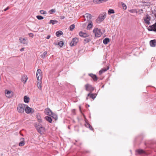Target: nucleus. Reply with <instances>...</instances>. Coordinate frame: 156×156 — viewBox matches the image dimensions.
I'll list each match as a JSON object with an SVG mask.
<instances>
[{"instance_id":"1","label":"nucleus","mask_w":156,"mask_h":156,"mask_svg":"<svg viewBox=\"0 0 156 156\" xmlns=\"http://www.w3.org/2000/svg\"><path fill=\"white\" fill-rule=\"evenodd\" d=\"M106 17V13L104 12L100 14L98 18L96 20L97 22H101Z\"/></svg>"},{"instance_id":"2","label":"nucleus","mask_w":156,"mask_h":156,"mask_svg":"<svg viewBox=\"0 0 156 156\" xmlns=\"http://www.w3.org/2000/svg\"><path fill=\"white\" fill-rule=\"evenodd\" d=\"M93 32L95 34V37H99L101 36L102 34L101 30L98 28H94L93 30Z\"/></svg>"},{"instance_id":"3","label":"nucleus","mask_w":156,"mask_h":156,"mask_svg":"<svg viewBox=\"0 0 156 156\" xmlns=\"http://www.w3.org/2000/svg\"><path fill=\"white\" fill-rule=\"evenodd\" d=\"M26 105L24 104H19L17 107V110L19 113H23L25 110V107L24 105Z\"/></svg>"},{"instance_id":"4","label":"nucleus","mask_w":156,"mask_h":156,"mask_svg":"<svg viewBox=\"0 0 156 156\" xmlns=\"http://www.w3.org/2000/svg\"><path fill=\"white\" fill-rule=\"evenodd\" d=\"M85 90L86 91L90 92V93H92L94 89V88L92 86L89 84H87L85 85Z\"/></svg>"},{"instance_id":"5","label":"nucleus","mask_w":156,"mask_h":156,"mask_svg":"<svg viewBox=\"0 0 156 156\" xmlns=\"http://www.w3.org/2000/svg\"><path fill=\"white\" fill-rule=\"evenodd\" d=\"M25 107V112L27 114L32 113L34 112V110L33 109L30 108L27 105H24Z\"/></svg>"},{"instance_id":"6","label":"nucleus","mask_w":156,"mask_h":156,"mask_svg":"<svg viewBox=\"0 0 156 156\" xmlns=\"http://www.w3.org/2000/svg\"><path fill=\"white\" fill-rule=\"evenodd\" d=\"M42 76V72L40 69H38L36 73V77L38 81L41 80Z\"/></svg>"},{"instance_id":"7","label":"nucleus","mask_w":156,"mask_h":156,"mask_svg":"<svg viewBox=\"0 0 156 156\" xmlns=\"http://www.w3.org/2000/svg\"><path fill=\"white\" fill-rule=\"evenodd\" d=\"M151 17L149 16L148 14H147L146 15L145 17H144V20L145 23L147 25H149L150 24V21L151 19Z\"/></svg>"},{"instance_id":"8","label":"nucleus","mask_w":156,"mask_h":156,"mask_svg":"<svg viewBox=\"0 0 156 156\" xmlns=\"http://www.w3.org/2000/svg\"><path fill=\"white\" fill-rule=\"evenodd\" d=\"M79 40L77 37H75L70 42V45L71 46H73L76 45L78 42Z\"/></svg>"},{"instance_id":"9","label":"nucleus","mask_w":156,"mask_h":156,"mask_svg":"<svg viewBox=\"0 0 156 156\" xmlns=\"http://www.w3.org/2000/svg\"><path fill=\"white\" fill-rule=\"evenodd\" d=\"M149 31H154L156 32V22L151 26H149L147 28Z\"/></svg>"},{"instance_id":"10","label":"nucleus","mask_w":156,"mask_h":156,"mask_svg":"<svg viewBox=\"0 0 156 156\" xmlns=\"http://www.w3.org/2000/svg\"><path fill=\"white\" fill-rule=\"evenodd\" d=\"M5 94L6 97L7 98H11L13 96V93L11 91L6 90H5Z\"/></svg>"},{"instance_id":"11","label":"nucleus","mask_w":156,"mask_h":156,"mask_svg":"<svg viewBox=\"0 0 156 156\" xmlns=\"http://www.w3.org/2000/svg\"><path fill=\"white\" fill-rule=\"evenodd\" d=\"M88 75L93 79L94 81H97L98 79V77L95 74L90 73H89Z\"/></svg>"},{"instance_id":"12","label":"nucleus","mask_w":156,"mask_h":156,"mask_svg":"<svg viewBox=\"0 0 156 156\" xmlns=\"http://www.w3.org/2000/svg\"><path fill=\"white\" fill-rule=\"evenodd\" d=\"M97 95V94L96 93L93 94L92 93H89L87 94V96L90 97V98H92L93 100H94L96 97Z\"/></svg>"},{"instance_id":"13","label":"nucleus","mask_w":156,"mask_h":156,"mask_svg":"<svg viewBox=\"0 0 156 156\" xmlns=\"http://www.w3.org/2000/svg\"><path fill=\"white\" fill-rule=\"evenodd\" d=\"M37 131L41 135L44 133L45 132V129L44 127H41L39 128V129H37Z\"/></svg>"},{"instance_id":"14","label":"nucleus","mask_w":156,"mask_h":156,"mask_svg":"<svg viewBox=\"0 0 156 156\" xmlns=\"http://www.w3.org/2000/svg\"><path fill=\"white\" fill-rule=\"evenodd\" d=\"M80 36L83 37L84 38H85L87 37H88L89 35L86 33H84L82 31H80L79 33Z\"/></svg>"},{"instance_id":"15","label":"nucleus","mask_w":156,"mask_h":156,"mask_svg":"<svg viewBox=\"0 0 156 156\" xmlns=\"http://www.w3.org/2000/svg\"><path fill=\"white\" fill-rule=\"evenodd\" d=\"M150 44L152 47H155L156 45V40H151L150 41Z\"/></svg>"},{"instance_id":"16","label":"nucleus","mask_w":156,"mask_h":156,"mask_svg":"<svg viewBox=\"0 0 156 156\" xmlns=\"http://www.w3.org/2000/svg\"><path fill=\"white\" fill-rule=\"evenodd\" d=\"M27 80V77L26 75H23L22 76L21 80L24 84L25 83Z\"/></svg>"},{"instance_id":"17","label":"nucleus","mask_w":156,"mask_h":156,"mask_svg":"<svg viewBox=\"0 0 156 156\" xmlns=\"http://www.w3.org/2000/svg\"><path fill=\"white\" fill-rule=\"evenodd\" d=\"M20 41V43H23V44H27V43L26 41V40L25 38H20L19 39Z\"/></svg>"},{"instance_id":"18","label":"nucleus","mask_w":156,"mask_h":156,"mask_svg":"<svg viewBox=\"0 0 156 156\" xmlns=\"http://www.w3.org/2000/svg\"><path fill=\"white\" fill-rule=\"evenodd\" d=\"M85 126L87 128H88L90 129L91 130H93L94 129L92 126L87 122H86L85 124Z\"/></svg>"},{"instance_id":"19","label":"nucleus","mask_w":156,"mask_h":156,"mask_svg":"<svg viewBox=\"0 0 156 156\" xmlns=\"http://www.w3.org/2000/svg\"><path fill=\"white\" fill-rule=\"evenodd\" d=\"M85 16L87 18V21H90L91 19V15L89 13H86L85 14Z\"/></svg>"},{"instance_id":"20","label":"nucleus","mask_w":156,"mask_h":156,"mask_svg":"<svg viewBox=\"0 0 156 156\" xmlns=\"http://www.w3.org/2000/svg\"><path fill=\"white\" fill-rule=\"evenodd\" d=\"M44 119L50 123H51L52 122V119L50 116H45L44 117Z\"/></svg>"},{"instance_id":"21","label":"nucleus","mask_w":156,"mask_h":156,"mask_svg":"<svg viewBox=\"0 0 156 156\" xmlns=\"http://www.w3.org/2000/svg\"><path fill=\"white\" fill-rule=\"evenodd\" d=\"M89 22L88 25L87 27V30H90L93 26V23L91 21H88Z\"/></svg>"},{"instance_id":"22","label":"nucleus","mask_w":156,"mask_h":156,"mask_svg":"<svg viewBox=\"0 0 156 156\" xmlns=\"http://www.w3.org/2000/svg\"><path fill=\"white\" fill-rule=\"evenodd\" d=\"M136 152L140 154H146L144 150L142 149H137L136 150Z\"/></svg>"},{"instance_id":"23","label":"nucleus","mask_w":156,"mask_h":156,"mask_svg":"<svg viewBox=\"0 0 156 156\" xmlns=\"http://www.w3.org/2000/svg\"><path fill=\"white\" fill-rule=\"evenodd\" d=\"M20 140L21 141L19 143V145L20 146H23L25 144L24 139V138H22L20 139Z\"/></svg>"},{"instance_id":"24","label":"nucleus","mask_w":156,"mask_h":156,"mask_svg":"<svg viewBox=\"0 0 156 156\" xmlns=\"http://www.w3.org/2000/svg\"><path fill=\"white\" fill-rule=\"evenodd\" d=\"M37 86L38 88L40 90H41L42 86H41V81L40 80H39L37 82Z\"/></svg>"},{"instance_id":"25","label":"nucleus","mask_w":156,"mask_h":156,"mask_svg":"<svg viewBox=\"0 0 156 156\" xmlns=\"http://www.w3.org/2000/svg\"><path fill=\"white\" fill-rule=\"evenodd\" d=\"M110 41V39L106 37L103 40V43L105 44H107Z\"/></svg>"},{"instance_id":"26","label":"nucleus","mask_w":156,"mask_h":156,"mask_svg":"<svg viewBox=\"0 0 156 156\" xmlns=\"http://www.w3.org/2000/svg\"><path fill=\"white\" fill-rule=\"evenodd\" d=\"M30 100V98L27 97V96H25L24 97V101L26 103H29Z\"/></svg>"},{"instance_id":"27","label":"nucleus","mask_w":156,"mask_h":156,"mask_svg":"<svg viewBox=\"0 0 156 156\" xmlns=\"http://www.w3.org/2000/svg\"><path fill=\"white\" fill-rule=\"evenodd\" d=\"M63 34V32L61 30H59L56 32V35L57 37H59L60 35Z\"/></svg>"},{"instance_id":"28","label":"nucleus","mask_w":156,"mask_h":156,"mask_svg":"<svg viewBox=\"0 0 156 156\" xmlns=\"http://www.w3.org/2000/svg\"><path fill=\"white\" fill-rule=\"evenodd\" d=\"M36 118L38 120V122H42V120L41 119V117L40 115L38 114L36 115Z\"/></svg>"},{"instance_id":"29","label":"nucleus","mask_w":156,"mask_h":156,"mask_svg":"<svg viewBox=\"0 0 156 156\" xmlns=\"http://www.w3.org/2000/svg\"><path fill=\"white\" fill-rule=\"evenodd\" d=\"M58 22L56 20H51L49 22V24H52L54 25L55 24L57 23Z\"/></svg>"},{"instance_id":"30","label":"nucleus","mask_w":156,"mask_h":156,"mask_svg":"<svg viewBox=\"0 0 156 156\" xmlns=\"http://www.w3.org/2000/svg\"><path fill=\"white\" fill-rule=\"evenodd\" d=\"M115 13L114 10L113 9H109L108 10V14L110 15L111 14H113Z\"/></svg>"},{"instance_id":"31","label":"nucleus","mask_w":156,"mask_h":156,"mask_svg":"<svg viewBox=\"0 0 156 156\" xmlns=\"http://www.w3.org/2000/svg\"><path fill=\"white\" fill-rule=\"evenodd\" d=\"M47 54V51H45L43 52L42 54L40 56L42 58L44 59L45 58Z\"/></svg>"},{"instance_id":"32","label":"nucleus","mask_w":156,"mask_h":156,"mask_svg":"<svg viewBox=\"0 0 156 156\" xmlns=\"http://www.w3.org/2000/svg\"><path fill=\"white\" fill-rule=\"evenodd\" d=\"M35 126L37 130V129H39V128L42 127L41 126V125L40 124L38 123H36V124H35Z\"/></svg>"},{"instance_id":"33","label":"nucleus","mask_w":156,"mask_h":156,"mask_svg":"<svg viewBox=\"0 0 156 156\" xmlns=\"http://www.w3.org/2000/svg\"><path fill=\"white\" fill-rule=\"evenodd\" d=\"M75 27V25L74 24H73L71 25L70 26V27L69 28V29L70 31H72L74 29Z\"/></svg>"},{"instance_id":"34","label":"nucleus","mask_w":156,"mask_h":156,"mask_svg":"<svg viewBox=\"0 0 156 156\" xmlns=\"http://www.w3.org/2000/svg\"><path fill=\"white\" fill-rule=\"evenodd\" d=\"M129 12L131 13H137L138 12L136 9H132L129 10Z\"/></svg>"},{"instance_id":"35","label":"nucleus","mask_w":156,"mask_h":156,"mask_svg":"<svg viewBox=\"0 0 156 156\" xmlns=\"http://www.w3.org/2000/svg\"><path fill=\"white\" fill-rule=\"evenodd\" d=\"M91 41V39L90 38H86L85 39H84V44H86L89 42L90 41Z\"/></svg>"},{"instance_id":"36","label":"nucleus","mask_w":156,"mask_h":156,"mask_svg":"<svg viewBox=\"0 0 156 156\" xmlns=\"http://www.w3.org/2000/svg\"><path fill=\"white\" fill-rule=\"evenodd\" d=\"M64 44V42L62 41H59L58 44V45L60 47H62Z\"/></svg>"},{"instance_id":"37","label":"nucleus","mask_w":156,"mask_h":156,"mask_svg":"<svg viewBox=\"0 0 156 156\" xmlns=\"http://www.w3.org/2000/svg\"><path fill=\"white\" fill-rule=\"evenodd\" d=\"M93 2L94 3L100 4L101 3V0H93Z\"/></svg>"},{"instance_id":"38","label":"nucleus","mask_w":156,"mask_h":156,"mask_svg":"<svg viewBox=\"0 0 156 156\" xmlns=\"http://www.w3.org/2000/svg\"><path fill=\"white\" fill-rule=\"evenodd\" d=\"M36 17L39 20H41L44 19V17L40 15L37 16Z\"/></svg>"},{"instance_id":"39","label":"nucleus","mask_w":156,"mask_h":156,"mask_svg":"<svg viewBox=\"0 0 156 156\" xmlns=\"http://www.w3.org/2000/svg\"><path fill=\"white\" fill-rule=\"evenodd\" d=\"M55 12V9H51L49 11V13L50 14H52Z\"/></svg>"},{"instance_id":"40","label":"nucleus","mask_w":156,"mask_h":156,"mask_svg":"<svg viewBox=\"0 0 156 156\" xmlns=\"http://www.w3.org/2000/svg\"><path fill=\"white\" fill-rule=\"evenodd\" d=\"M40 13L41 14H47V12L46 11L43 10H41L40 11Z\"/></svg>"},{"instance_id":"41","label":"nucleus","mask_w":156,"mask_h":156,"mask_svg":"<svg viewBox=\"0 0 156 156\" xmlns=\"http://www.w3.org/2000/svg\"><path fill=\"white\" fill-rule=\"evenodd\" d=\"M52 117L55 120H56L58 119V116L56 114H55V115H53V116H52Z\"/></svg>"},{"instance_id":"42","label":"nucleus","mask_w":156,"mask_h":156,"mask_svg":"<svg viewBox=\"0 0 156 156\" xmlns=\"http://www.w3.org/2000/svg\"><path fill=\"white\" fill-rule=\"evenodd\" d=\"M109 69V67L108 66L107 67V68H103L101 69L102 70H103V72H104L106 71L107 70H108Z\"/></svg>"},{"instance_id":"43","label":"nucleus","mask_w":156,"mask_h":156,"mask_svg":"<svg viewBox=\"0 0 156 156\" xmlns=\"http://www.w3.org/2000/svg\"><path fill=\"white\" fill-rule=\"evenodd\" d=\"M83 154H85L86 153H88L90 152V151H89L84 150L82 152Z\"/></svg>"},{"instance_id":"44","label":"nucleus","mask_w":156,"mask_h":156,"mask_svg":"<svg viewBox=\"0 0 156 156\" xmlns=\"http://www.w3.org/2000/svg\"><path fill=\"white\" fill-rule=\"evenodd\" d=\"M49 111L51 112V115H50L52 117V116H53V115L55 114V113L53 112L50 109L49 110Z\"/></svg>"},{"instance_id":"45","label":"nucleus","mask_w":156,"mask_h":156,"mask_svg":"<svg viewBox=\"0 0 156 156\" xmlns=\"http://www.w3.org/2000/svg\"><path fill=\"white\" fill-rule=\"evenodd\" d=\"M50 109H48L47 110V115L49 116L51 115V112L49 111V110Z\"/></svg>"},{"instance_id":"46","label":"nucleus","mask_w":156,"mask_h":156,"mask_svg":"<svg viewBox=\"0 0 156 156\" xmlns=\"http://www.w3.org/2000/svg\"><path fill=\"white\" fill-rule=\"evenodd\" d=\"M122 7L124 9H126V6L125 4L123 3L122 4Z\"/></svg>"},{"instance_id":"47","label":"nucleus","mask_w":156,"mask_h":156,"mask_svg":"<svg viewBox=\"0 0 156 156\" xmlns=\"http://www.w3.org/2000/svg\"><path fill=\"white\" fill-rule=\"evenodd\" d=\"M29 36L30 37H33V36H34V34L33 33H29L28 34Z\"/></svg>"},{"instance_id":"48","label":"nucleus","mask_w":156,"mask_h":156,"mask_svg":"<svg viewBox=\"0 0 156 156\" xmlns=\"http://www.w3.org/2000/svg\"><path fill=\"white\" fill-rule=\"evenodd\" d=\"M143 10L142 9H139L138 10V12H140V14L141 13H143Z\"/></svg>"},{"instance_id":"49","label":"nucleus","mask_w":156,"mask_h":156,"mask_svg":"<svg viewBox=\"0 0 156 156\" xmlns=\"http://www.w3.org/2000/svg\"><path fill=\"white\" fill-rule=\"evenodd\" d=\"M103 72H103V70H102L101 69L99 71V75H100L101 74H102Z\"/></svg>"},{"instance_id":"50","label":"nucleus","mask_w":156,"mask_h":156,"mask_svg":"<svg viewBox=\"0 0 156 156\" xmlns=\"http://www.w3.org/2000/svg\"><path fill=\"white\" fill-rule=\"evenodd\" d=\"M143 1H142V2L144 4L147 3V2H146L147 1V0H143Z\"/></svg>"},{"instance_id":"51","label":"nucleus","mask_w":156,"mask_h":156,"mask_svg":"<svg viewBox=\"0 0 156 156\" xmlns=\"http://www.w3.org/2000/svg\"><path fill=\"white\" fill-rule=\"evenodd\" d=\"M9 9V7H8L4 9V11H7V10H8Z\"/></svg>"},{"instance_id":"52","label":"nucleus","mask_w":156,"mask_h":156,"mask_svg":"<svg viewBox=\"0 0 156 156\" xmlns=\"http://www.w3.org/2000/svg\"><path fill=\"white\" fill-rule=\"evenodd\" d=\"M65 17L64 16H60V18L62 19H63L65 18Z\"/></svg>"},{"instance_id":"53","label":"nucleus","mask_w":156,"mask_h":156,"mask_svg":"<svg viewBox=\"0 0 156 156\" xmlns=\"http://www.w3.org/2000/svg\"><path fill=\"white\" fill-rule=\"evenodd\" d=\"M108 0H101V3L106 2V1H107Z\"/></svg>"},{"instance_id":"54","label":"nucleus","mask_w":156,"mask_h":156,"mask_svg":"<svg viewBox=\"0 0 156 156\" xmlns=\"http://www.w3.org/2000/svg\"><path fill=\"white\" fill-rule=\"evenodd\" d=\"M51 37V36L50 35H48L47 36V37H46V38L47 39H49Z\"/></svg>"},{"instance_id":"55","label":"nucleus","mask_w":156,"mask_h":156,"mask_svg":"<svg viewBox=\"0 0 156 156\" xmlns=\"http://www.w3.org/2000/svg\"><path fill=\"white\" fill-rule=\"evenodd\" d=\"M24 49H25V48H21L20 49V51H23L24 50Z\"/></svg>"},{"instance_id":"56","label":"nucleus","mask_w":156,"mask_h":156,"mask_svg":"<svg viewBox=\"0 0 156 156\" xmlns=\"http://www.w3.org/2000/svg\"><path fill=\"white\" fill-rule=\"evenodd\" d=\"M88 96H87V97H86V99L87 100H88Z\"/></svg>"},{"instance_id":"57","label":"nucleus","mask_w":156,"mask_h":156,"mask_svg":"<svg viewBox=\"0 0 156 156\" xmlns=\"http://www.w3.org/2000/svg\"><path fill=\"white\" fill-rule=\"evenodd\" d=\"M112 17H114V16H115L114 15H113L112 16Z\"/></svg>"},{"instance_id":"58","label":"nucleus","mask_w":156,"mask_h":156,"mask_svg":"<svg viewBox=\"0 0 156 156\" xmlns=\"http://www.w3.org/2000/svg\"><path fill=\"white\" fill-rule=\"evenodd\" d=\"M79 108H80V111H81V107H80V106H79Z\"/></svg>"},{"instance_id":"59","label":"nucleus","mask_w":156,"mask_h":156,"mask_svg":"<svg viewBox=\"0 0 156 156\" xmlns=\"http://www.w3.org/2000/svg\"><path fill=\"white\" fill-rule=\"evenodd\" d=\"M54 44H55V45H58V44H57L55 42L54 43Z\"/></svg>"},{"instance_id":"60","label":"nucleus","mask_w":156,"mask_h":156,"mask_svg":"<svg viewBox=\"0 0 156 156\" xmlns=\"http://www.w3.org/2000/svg\"><path fill=\"white\" fill-rule=\"evenodd\" d=\"M104 87V85H103V86H102V87H103H103Z\"/></svg>"},{"instance_id":"61","label":"nucleus","mask_w":156,"mask_h":156,"mask_svg":"<svg viewBox=\"0 0 156 156\" xmlns=\"http://www.w3.org/2000/svg\"><path fill=\"white\" fill-rule=\"evenodd\" d=\"M154 15H155V17H156V14H154Z\"/></svg>"},{"instance_id":"62","label":"nucleus","mask_w":156,"mask_h":156,"mask_svg":"<svg viewBox=\"0 0 156 156\" xmlns=\"http://www.w3.org/2000/svg\"><path fill=\"white\" fill-rule=\"evenodd\" d=\"M68 128H69V126L68 127Z\"/></svg>"},{"instance_id":"63","label":"nucleus","mask_w":156,"mask_h":156,"mask_svg":"<svg viewBox=\"0 0 156 156\" xmlns=\"http://www.w3.org/2000/svg\"><path fill=\"white\" fill-rule=\"evenodd\" d=\"M88 106L89 107V105H88Z\"/></svg>"}]
</instances>
